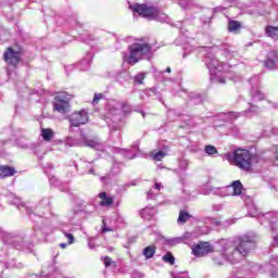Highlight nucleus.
<instances>
[{"instance_id":"f257e3e1","label":"nucleus","mask_w":278,"mask_h":278,"mask_svg":"<svg viewBox=\"0 0 278 278\" xmlns=\"http://www.w3.org/2000/svg\"><path fill=\"white\" fill-rule=\"evenodd\" d=\"M223 247V255L227 262H230V264H237V262H240L241 257H247L253 249H255V239L249 235H244L241 237L239 245L233 248V242L223 240L222 241Z\"/></svg>"},{"instance_id":"f03ea898","label":"nucleus","mask_w":278,"mask_h":278,"mask_svg":"<svg viewBox=\"0 0 278 278\" xmlns=\"http://www.w3.org/2000/svg\"><path fill=\"white\" fill-rule=\"evenodd\" d=\"M225 157L229 164L245 172L251 170L260 162V156L253 155L249 150L244 149H237L233 153L226 154Z\"/></svg>"},{"instance_id":"7ed1b4c3","label":"nucleus","mask_w":278,"mask_h":278,"mask_svg":"<svg viewBox=\"0 0 278 278\" xmlns=\"http://www.w3.org/2000/svg\"><path fill=\"white\" fill-rule=\"evenodd\" d=\"M130 9L134 14H139V16H142L143 18L159 21L160 23H168V15L151 4H132L130 5Z\"/></svg>"},{"instance_id":"20e7f679","label":"nucleus","mask_w":278,"mask_h":278,"mask_svg":"<svg viewBox=\"0 0 278 278\" xmlns=\"http://www.w3.org/2000/svg\"><path fill=\"white\" fill-rule=\"evenodd\" d=\"M128 50L129 54H124V61L134 66V64H138L140 60H144V56L151 53V46L137 42L130 45Z\"/></svg>"},{"instance_id":"39448f33","label":"nucleus","mask_w":278,"mask_h":278,"mask_svg":"<svg viewBox=\"0 0 278 278\" xmlns=\"http://www.w3.org/2000/svg\"><path fill=\"white\" fill-rule=\"evenodd\" d=\"M205 64L211 73V79L217 81V84H225V76L223 74L229 68V65H224L212 54L206 56Z\"/></svg>"},{"instance_id":"423d86ee","label":"nucleus","mask_w":278,"mask_h":278,"mask_svg":"<svg viewBox=\"0 0 278 278\" xmlns=\"http://www.w3.org/2000/svg\"><path fill=\"white\" fill-rule=\"evenodd\" d=\"M131 110L130 105L122 104L121 102H116L114 100L110 101L106 105V114H105V121L108 125H110V121L113 123H118L121 121V117L118 115L124 112V114H127Z\"/></svg>"},{"instance_id":"0eeeda50","label":"nucleus","mask_w":278,"mask_h":278,"mask_svg":"<svg viewBox=\"0 0 278 278\" xmlns=\"http://www.w3.org/2000/svg\"><path fill=\"white\" fill-rule=\"evenodd\" d=\"M211 193L218 194V197H239L242 194V182L236 180L230 186L211 189Z\"/></svg>"},{"instance_id":"6e6552de","label":"nucleus","mask_w":278,"mask_h":278,"mask_svg":"<svg viewBox=\"0 0 278 278\" xmlns=\"http://www.w3.org/2000/svg\"><path fill=\"white\" fill-rule=\"evenodd\" d=\"M260 114V109L257 105L249 103L245 111L238 113V112H229L226 114L229 121H236V118H240V116H245V118H253V116H257Z\"/></svg>"},{"instance_id":"1a4fd4ad","label":"nucleus","mask_w":278,"mask_h":278,"mask_svg":"<svg viewBox=\"0 0 278 278\" xmlns=\"http://www.w3.org/2000/svg\"><path fill=\"white\" fill-rule=\"evenodd\" d=\"M191 253L194 257H205V255L214 253V247L210 242H199L191 247Z\"/></svg>"},{"instance_id":"9d476101","label":"nucleus","mask_w":278,"mask_h":278,"mask_svg":"<svg viewBox=\"0 0 278 278\" xmlns=\"http://www.w3.org/2000/svg\"><path fill=\"white\" fill-rule=\"evenodd\" d=\"M54 110L60 114H66L71 111V104L68 103V96L66 93H59L54 98Z\"/></svg>"},{"instance_id":"9b49d317","label":"nucleus","mask_w":278,"mask_h":278,"mask_svg":"<svg viewBox=\"0 0 278 278\" xmlns=\"http://www.w3.org/2000/svg\"><path fill=\"white\" fill-rule=\"evenodd\" d=\"M71 127H79V125H86L88 123V112L85 110L74 112L70 116Z\"/></svg>"},{"instance_id":"f8f14e48","label":"nucleus","mask_w":278,"mask_h":278,"mask_svg":"<svg viewBox=\"0 0 278 278\" xmlns=\"http://www.w3.org/2000/svg\"><path fill=\"white\" fill-rule=\"evenodd\" d=\"M4 62L7 64H11L12 66H16L18 62H21V52L14 51L12 48H8L4 52Z\"/></svg>"},{"instance_id":"ddd939ff","label":"nucleus","mask_w":278,"mask_h":278,"mask_svg":"<svg viewBox=\"0 0 278 278\" xmlns=\"http://www.w3.org/2000/svg\"><path fill=\"white\" fill-rule=\"evenodd\" d=\"M265 68L269 71H275L278 67V53L277 51H271L267 54V58L264 62Z\"/></svg>"},{"instance_id":"4468645a","label":"nucleus","mask_w":278,"mask_h":278,"mask_svg":"<svg viewBox=\"0 0 278 278\" xmlns=\"http://www.w3.org/2000/svg\"><path fill=\"white\" fill-rule=\"evenodd\" d=\"M250 94L254 103H260V101H264L265 99L264 92H262V90H260L257 87H253L250 91Z\"/></svg>"},{"instance_id":"2eb2a0df","label":"nucleus","mask_w":278,"mask_h":278,"mask_svg":"<svg viewBox=\"0 0 278 278\" xmlns=\"http://www.w3.org/2000/svg\"><path fill=\"white\" fill-rule=\"evenodd\" d=\"M86 147H90L91 149H94L96 151H104L103 143L99 142L97 139H86L85 140Z\"/></svg>"},{"instance_id":"dca6fc26","label":"nucleus","mask_w":278,"mask_h":278,"mask_svg":"<svg viewBox=\"0 0 278 278\" xmlns=\"http://www.w3.org/2000/svg\"><path fill=\"white\" fill-rule=\"evenodd\" d=\"M16 174V169L10 166H0V178L12 177Z\"/></svg>"},{"instance_id":"f3484780","label":"nucleus","mask_w":278,"mask_h":278,"mask_svg":"<svg viewBox=\"0 0 278 278\" xmlns=\"http://www.w3.org/2000/svg\"><path fill=\"white\" fill-rule=\"evenodd\" d=\"M99 199L101 200L100 205H103L105 207H110V205H112V203H114V198L108 195L106 192L100 193Z\"/></svg>"},{"instance_id":"a211bd4d","label":"nucleus","mask_w":278,"mask_h":278,"mask_svg":"<svg viewBox=\"0 0 278 278\" xmlns=\"http://www.w3.org/2000/svg\"><path fill=\"white\" fill-rule=\"evenodd\" d=\"M157 214V211L155 207H146L141 211V218L144 220H150V218H153Z\"/></svg>"},{"instance_id":"6ab92c4d","label":"nucleus","mask_w":278,"mask_h":278,"mask_svg":"<svg viewBox=\"0 0 278 278\" xmlns=\"http://www.w3.org/2000/svg\"><path fill=\"white\" fill-rule=\"evenodd\" d=\"M199 236H201V232L197 230H193L191 232H185L182 236V240L185 241V244H188V242H191V240L199 238Z\"/></svg>"},{"instance_id":"aec40b11","label":"nucleus","mask_w":278,"mask_h":278,"mask_svg":"<svg viewBox=\"0 0 278 278\" xmlns=\"http://www.w3.org/2000/svg\"><path fill=\"white\" fill-rule=\"evenodd\" d=\"M167 153L165 151H152L150 153V157L154 160V162H162L164 157H166Z\"/></svg>"},{"instance_id":"412c9836","label":"nucleus","mask_w":278,"mask_h":278,"mask_svg":"<svg viewBox=\"0 0 278 278\" xmlns=\"http://www.w3.org/2000/svg\"><path fill=\"white\" fill-rule=\"evenodd\" d=\"M192 218V215H190L186 211H180L179 216H178V224L179 225H185V223H188Z\"/></svg>"},{"instance_id":"4be33fe9","label":"nucleus","mask_w":278,"mask_h":278,"mask_svg":"<svg viewBox=\"0 0 278 278\" xmlns=\"http://www.w3.org/2000/svg\"><path fill=\"white\" fill-rule=\"evenodd\" d=\"M41 138L46 142H49L50 140L53 139V130H51L50 128H42L41 129Z\"/></svg>"},{"instance_id":"5701e85b","label":"nucleus","mask_w":278,"mask_h":278,"mask_svg":"<svg viewBox=\"0 0 278 278\" xmlns=\"http://www.w3.org/2000/svg\"><path fill=\"white\" fill-rule=\"evenodd\" d=\"M155 255V245H148L143 249V256L146 260H151Z\"/></svg>"},{"instance_id":"b1692460","label":"nucleus","mask_w":278,"mask_h":278,"mask_svg":"<svg viewBox=\"0 0 278 278\" xmlns=\"http://www.w3.org/2000/svg\"><path fill=\"white\" fill-rule=\"evenodd\" d=\"M240 27H242V24L238 21H230L228 24L229 31H232L233 34H238V31H240Z\"/></svg>"},{"instance_id":"393cba45","label":"nucleus","mask_w":278,"mask_h":278,"mask_svg":"<svg viewBox=\"0 0 278 278\" xmlns=\"http://www.w3.org/2000/svg\"><path fill=\"white\" fill-rule=\"evenodd\" d=\"M266 34H267V36H269V38L277 40L278 39V27L267 26Z\"/></svg>"},{"instance_id":"a878e982","label":"nucleus","mask_w":278,"mask_h":278,"mask_svg":"<svg viewBox=\"0 0 278 278\" xmlns=\"http://www.w3.org/2000/svg\"><path fill=\"white\" fill-rule=\"evenodd\" d=\"M204 151L207 155H216V153H218V150L214 146H206Z\"/></svg>"},{"instance_id":"bb28decb","label":"nucleus","mask_w":278,"mask_h":278,"mask_svg":"<svg viewBox=\"0 0 278 278\" xmlns=\"http://www.w3.org/2000/svg\"><path fill=\"white\" fill-rule=\"evenodd\" d=\"M163 262L173 266V264H175V256H173L170 253H167L163 256Z\"/></svg>"},{"instance_id":"cd10ccee","label":"nucleus","mask_w":278,"mask_h":278,"mask_svg":"<svg viewBox=\"0 0 278 278\" xmlns=\"http://www.w3.org/2000/svg\"><path fill=\"white\" fill-rule=\"evenodd\" d=\"M104 266L108 268L110 266H115V262L112 261V258L110 256H105L104 258Z\"/></svg>"},{"instance_id":"c85d7f7f","label":"nucleus","mask_w":278,"mask_h":278,"mask_svg":"<svg viewBox=\"0 0 278 278\" xmlns=\"http://www.w3.org/2000/svg\"><path fill=\"white\" fill-rule=\"evenodd\" d=\"M81 71H88L90 68V60H83L80 62Z\"/></svg>"},{"instance_id":"c756f323","label":"nucleus","mask_w":278,"mask_h":278,"mask_svg":"<svg viewBox=\"0 0 278 278\" xmlns=\"http://www.w3.org/2000/svg\"><path fill=\"white\" fill-rule=\"evenodd\" d=\"M189 163L187 160H181L179 162V168L180 170H188Z\"/></svg>"},{"instance_id":"7c9ffc66","label":"nucleus","mask_w":278,"mask_h":278,"mask_svg":"<svg viewBox=\"0 0 278 278\" xmlns=\"http://www.w3.org/2000/svg\"><path fill=\"white\" fill-rule=\"evenodd\" d=\"M179 5L184 10H188V8L190 7V0H179Z\"/></svg>"},{"instance_id":"2f4dec72","label":"nucleus","mask_w":278,"mask_h":278,"mask_svg":"<svg viewBox=\"0 0 278 278\" xmlns=\"http://www.w3.org/2000/svg\"><path fill=\"white\" fill-rule=\"evenodd\" d=\"M144 77H146L144 73H140L137 76H135L136 84H142V81H144Z\"/></svg>"},{"instance_id":"473e14b6","label":"nucleus","mask_w":278,"mask_h":278,"mask_svg":"<svg viewBox=\"0 0 278 278\" xmlns=\"http://www.w3.org/2000/svg\"><path fill=\"white\" fill-rule=\"evenodd\" d=\"M172 277L173 278H188V274L172 271Z\"/></svg>"},{"instance_id":"72a5a7b5","label":"nucleus","mask_w":278,"mask_h":278,"mask_svg":"<svg viewBox=\"0 0 278 278\" xmlns=\"http://www.w3.org/2000/svg\"><path fill=\"white\" fill-rule=\"evenodd\" d=\"M88 247H89V249H91V251H97V249L99 248V245H97L94 243V240H92V239H89Z\"/></svg>"},{"instance_id":"f704fd0d","label":"nucleus","mask_w":278,"mask_h":278,"mask_svg":"<svg viewBox=\"0 0 278 278\" xmlns=\"http://www.w3.org/2000/svg\"><path fill=\"white\" fill-rule=\"evenodd\" d=\"M101 99H103V94L102 93H96L94 97H93V105L99 103V101H101Z\"/></svg>"},{"instance_id":"c9c22d12","label":"nucleus","mask_w":278,"mask_h":278,"mask_svg":"<svg viewBox=\"0 0 278 278\" xmlns=\"http://www.w3.org/2000/svg\"><path fill=\"white\" fill-rule=\"evenodd\" d=\"M113 230H114V228L108 227V219H103V227H102L103 233H105V231H113Z\"/></svg>"},{"instance_id":"e433bc0d","label":"nucleus","mask_w":278,"mask_h":278,"mask_svg":"<svg viewBox=\"0 0 278 278\" xmlns=\"http://www.w3.org/2000/svg\"><path fill=\"white\" fill-rule=\"evenodd\" d=\"M172 244H181V242H185L184 241V237H177V238H174L172 239Z\"/></svg>"},{"instance_id":"4c0bfd02","label":"nucleus","mask_w":278,"mask_h":278,"mask_svg":"<svg viewBox=\"0 0 278 278\" xmlns=\"http://www.w3.org/2000/svg\"><path fill=\"white\" fill-rule=\"evenodd\" d=\"M65 238H67L68 244H73V242H75V237L73 236V233L65 232Z\"/></svg>"},{"instance_id":"58836bf2","label":"nucleus","mask_w":278,"mask_h":278,"mask_svg":"<svg viewBox=\"0 0 278 278\" xmlns=\"http://www.w3.org/2000/svg\"><path fill=\"white\" fill-rule=\"evenodd\" d=\"M152 190H156L157 192H160V190H162V185L159 182H155L154 187L152 188Z\"/></svg>"},{"instance_id":"ea45409f","label":"nucleus","mask_w":278,"mask_h":278,"mask_svg":"<svg viewBox=\"0 0 278 278\" xmlns=\"http://www.w3.org/2000/svg\"><path fill=\"white\" fill-rule=\"evenodd\" d=\"M148 199H155V197H153V189L148 193Z\"/></svg>"},{"instance_id":"a19ab883","label":"nucleus","mask_w":278,"mask_h":278,"mask_svg":"<svg viewBox=\"0 0 278 278\" xmlns=\"http://www.w3.org/2000/svg\"><path fill=\"white\" fill-rule=\"evenodd\" d=\"M274 244L278 247V235L274 237Z\"/></svg>"},{"instance_id":"79ce46f5","label":"nucleus","mask_w":278,"mask_h":278,"mask_svg":"<svg viewBox=\"0 0 278 278\" xmlns=\"http://www.w3.org/2000/svg\"><path fill=\"white\" fill-rule=\"evenodd\" d=\"M18 201H20L18 198H15L14 201L12 202L13 205H18Z\"/></svg>"},{"instance_id":"37998d69","label":"nucleus","mask_w":278,"mask_h":278,"mask_svg":"<svg viewBox=\"0 0 278 278\" xmlns=\"http://www.w3.org/2000/svg\"><path fill=\"white\" fill-rule=\"evenodd\" d=\"M273 134H274V136H278V128H274Z\"/></svg>"},{"instance_id":"c03bdc74","label":"nucleus","mask_w":278,"mask_h":278,"mask_svg":"<svg viewBox=\"0 0 278 278\" xmlns=\"http://www.w3.org/2000/svg\"><path fill=\"white\" fill-rule=\"evenodd\" d=\"M60 247H61V249H66V247H68V244H66V243H61Z\"/></svg>"},{"instance_id":"a18cd8bd","label":"nucleus","mask_w":278,"mask_h":278,"mask_svg":"<svg viewBox=\"0 0 278 278\" xmlns=\"http://www.w3.org/2000/svg\"><path fill=\"white\" fill-rule=\"evenodd\" d=\"M67 144H70V147H73V143H71V139L67 140Z\"/></svg>"},{"instance_id":"49530a36","label":"nucleus","mask_w":278,"mask_h":278,"mask_svg":"<svg viewBox=\"0 0 278 278\" xmlns=\"http://www.w3.org/2000/svg\"><path fill=\"white\" fill-rule=\"evenodd\" d=\"M165 73H170V67H167Z\"/></svg>"},{"instance_id":"de8ad7c7","label":"nucleus","mask_w":278,"mask_h":278,"mask_svg":"<svg viewBox=\"0 0 278 278\" xmlns=\"http://www.w3.org/2000/svg\"><path fill=\"white\" fill-rule=\"evenodd\" d=\"M90 174H91V175H94V169H90Z\"/></svg>"},{"instance_id":"09e8293b","label":"nucleus","mask_w":278,"mask_h":278,"mask_svg":"<svg viewBox=\"0 0 278 278\" xmlns=\"http://www.w3.org/2000/svg\"><path fill=\"white\" fill-rule=\"evenodd\" d=\"M266 217H267V218H270V213H267V214H266Z\"/></svg>"},{"instance_id":"8fccbe9b","label":"nucleus","mask_w":278,"mask_h":278,"mask_svg":"<svg viewBox=\"0 0 278 278\" xmlns=\"http://www.w3.org/2000/svg\"><path fill=\"white\" fill-rule=\"evenodd\" d=\"M9 268H14V264L9 265Z\"/></svg>"},{"instance_id":"3c124183","label":"nucleus","mask_w":278,"mask_h":278,"mask_svg":"<svg viewBox=\"0 0 278 278\" xmlns=\"http://www.w3.org/2000/svg\"><path fill=\"white\" fill-rule=\"evenodd\" d=\"M126 157H128L129 160H132V157H134V156H129V155H127Z\"/></svg>"},{"instance_id":"603ef678","label":"nucleus","mask_w":278,"mask_h":278,"mask_svg":"<svg viewBox=\"0 0 278 278\" xmlns=\"http://www.w3.org/2000/svg\"><path fill=\"white\" fill-rule=\"evenodd\" d=\"M250 216L255 217L256 215L255 214H250Z\"/></svg>"},{"instance_id":"864d4df0","label":"nucleus","mask_w":278,"mask_h":278,"mask_svg":"<svg viewBox=\"0 0 278 278\" xmlns=\"http://www.w3.org/2000/svg\"><path fill=\"white\" fill-rule=\"evenodd\" d=\"M226 77H231V74H228Z\"/></svg>"},{"instance_id":"5fc2aeb1","label":"nucleus","mask_w":278,"mask_h":278,"mask_svg":"<svg viewBox=\"0 0 278 278\" xmlns=\"http://www.w3.org/2000/svg\"><path fill=\"white\" fill-rule=\"evenodd\" d=\"M51 184H53V178L50 179Z\"/></svg>"}]
</instances>
